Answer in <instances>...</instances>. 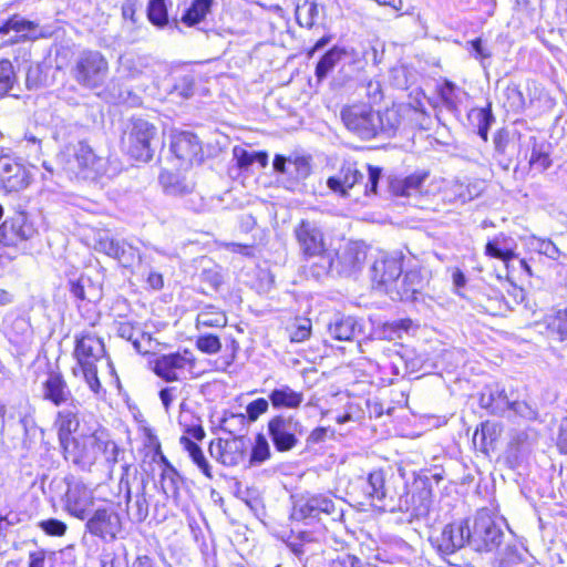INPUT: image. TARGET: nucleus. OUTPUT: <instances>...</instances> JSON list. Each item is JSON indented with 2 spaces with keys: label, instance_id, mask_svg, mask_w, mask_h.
<instances>
[{
  "label": "nucleus",
  "instance_id": "f257e3e1",
  "mask_svg": "<svg viewBox=\"0 0 567 567\" xmlns=\"http://www.w3.org/2000/svg\"><path fill=\"white\" fill-rule=\"evenodd\" d=\"M363 492L371 504L383 512H405L420 518L425 516L432 504V493L424 484L409 491L405 485L398 491L393 483L385 481L383 471L371 472L364 481Z\"/></svg>",
  "mask_w": 567,
  "mask_h": 567
},
{
  "label": "nucleus",
  "instance_id": "f03ea898",
  "mask_svg": "<svg viewBox=\"0 0 567 567\" xmlns=\"http://www.w3.org/2000/svg\"><path fill=\"white\" fill-rule=\"evenodd\" d=\"M340 116L347 130L362 140H372L379 135L390 137L401 124L396 109L378 112L364 103L343 106Z\"/></svg>",
  "mask_w": 567,
  "mask_h": 567
},
{
  "label": "nucleus",
  "instance_id": "7ed1b4c3",
  "mask_svg": "<svg viewBox=\"0 0 567 567\" xmlns=\"http://www.w3.org/2000/svg\"><path fill=\"white\" fill-rule=\"evenodd\" d=\"M468 528L470 547L475 551H493L503 542L501 525L488 508H481L472 519L468 518Z\"/></svg>",
  "mask_w": 567,
  "mask_h": 567
},
{
  "label": "nucleus",
  "instance_id": "20e7f679",
  "mask_svg": "<svg viewBox=\"0 0 567 567\" xmlns=\"http://www.w3.org/2000/svg\"><path fill=\"white\" fill-rule=\"evenodd\" d=\"M104 432V429L97 426L78 433L63 449L65 458L82 470H90L100 461Z\"/></svg>",
  "mask_w": 567,
  "mask_h": 567
},
{
  "label": "nucleus",
  "instance_id": "39448f33",
  "mask_svg": "<svg viewBox=\"0 0 567 567\" xmlns=\"http://www.w3.org/2000/svg\"><path fill=\"white\" fill-rule=\"evenodd\" d=\"M109 74L106 58L96 50L82 51L72 68L76 83L85 89L95 90L103 86Z\"/></svg>",
  "mask_w": 567,
  "mask_h": 567
},
{
  "label": "nucleus",
  "instance_id": "423d86ee",
  "mask_svg": "<svg viewBox=\"0 0 567 567\" xmlns=\"http://www.w3.org/2000/svg\"><path fill=\"white\" fill-rule=\"evenodd\" d=\"M156 134L157 130L152 123L143 118H134L128 131L123 135V147L131 157L148 162L154 154L153 144Z\"/></svg>",
  "mask_w": 567,
  "mask_h": 567
},
{
  "label": "nucleus",
  "instance_id": "0eeeda50",
  "mask_svg": "<svg viewBox=\"0 0 567 567\" xmlns=\"http://www.w3.org/2000/svg\"><path fill=\"white\" fill-rule=\"evenodd\" d=\"M342 511L338 509L333 498L328 494L306 493L293 505L292 517L298 520L319 522L322 516L340 517Z\"/></svg>",
  "mask_w": 567,
  "mask_h": 567
},
{
  "label": "nucleus",
  "instance_id": "6e6552de",
  "mask_svg": "<svg viewBox=\"0 0 567 567\" xmlns=\"http://www.w3.org/2000/svg\"><path fill=\"white\" fill-rule=\"evenodd\" d=\"M39 236L37 220L24 212H18L0 225V244L19 247Z\"/></svg>",
  "mask_w": 567,
  "mask_h": 567
},
{
  "label": "nucleus",
  "instance_id": "1a4fd4ad",
  "mask_svg": "<svg viewBox=\"0 0 567 567\" xmlns=\"http://www.w3.org/2000/svg\"><path fill=\"white\" fill-rule=\"evenodd\" d=\"M85 520L86 532L103 540L116 539L123 528L121 515L112 504L95 508Z\"/></svg>",
  "mask_w": 567,
  "mask_h": 567
},
{
  "label": "nucleus",
  "instance_id": "9d476101",
  "mask_svg": "<svg viewBox=\"0 0 567 567\" xmlns=\"http://www.w3.org/2000/svg\"><path fill=\"white\" fill-rule=\"evenodd\" d=\"M268 433L276 450L287 452L297 446L305 429L297 417L281 414L268 422Z\"/></svg>",
  "mask_w": 567,
  "mask_h": 567
},
{
  "label": "nucleus",
  "instance_id": "9b49d317",
  "mask_svg": "<svg viewBox=\"0 0 567 567\" xmlns=\"http://www.w3.org/2000/svg\"><path fill=\"white\" fill-rule=\"evenodd\" d=\"M293 235L300 252L307 259L327 251L324 234L317 221L300 220L293 229Z\"/></svg>",
  "mask_w": 567,
  "mask_h": 567
},
{
  "label": "nucleus",
  "instance_id": "f8f14e48",
  "mask_svg": "<svg viewBox=\"0 0 567 567\" xmlns=\"http://www.w3.org/2000/svg\"><path fill=\"white\" fill-rule=\"evenodd\" d=\"M404 255L402 251L381 254L371 267V278L384 291L394 284L403 272Z\"/></svg>",
  "mask_w": 567,
  "mask_h": 567
},
{
  "label": "nucleus",
  "instance_id": "ddd939ff",
  "mask_svg": "<svg viewBox=\"0 0 567 567\" xmlns=\"http://www.w3.org/2000/svg\"><path fill=\"white\" fill-rule=\"evenodd\" d=\"M432 543L442 554H453L470 546V528L468 519H462L447 524L436 537L432 538Z\"/></svg>",
  "mask_w": 567,
  "mask_h": 567
},
{
  "label": "nucleus",
  "instance_id": "4468645a",
  "mask_svg": "<svg viewBox=\"0 0 567 567\" xmlns=\"http://www.w3.org/2000/svg\"><path fill=\"white\" fill-rule=\"evenodd\" d=\"M105 355V346L103 340L91 331H82L75 334L74 358L78 365H96Z\"/></svg>",
  "mask_w": 567,
  "mask_h": 567
},
{
  "label": "nucleus",
  "instance_id": "2eb2a0df",
  "mask_svg": "<svg viewBox=\"0 0 567 567\" xmlns=\"http://www.w3.org/2000/svg\"><path fill=\"white\" fill-rule=\"evenodd\" d=\"M272 166L275 172L281 175V183L287 189H293L299 182L309 176L311 169L305 157L288 158L282 155L275 156Z\"/></svg>",
  "mask_w": 567,
  "mask_h": 567
},
{
  "label": "nucleus",
  "instance_id": "dca6fc26",
  "mask_svg": "<svg viewBox=\"0 0 567 567\" xmlns=\"http://www.w3.org/2000/svg\"><path fill=\"white\" fill-rule=\"evenodd\" d=\"M94 505L93 491L81 482L70 483L65 493V509L78 519L89 517Z\"/></svg>",
  "mask_w": 567,
  "mask_h": 567
},
{
  "label": "nucleus",
  "instance_id": "f3484780",
  "mask_svg": "<svg viewBox=\"0 0 567 567\" xmlns=\"http://www.w3.org/2000/svg\"><path fill=\"white\" fill-rule=\"evenodd\" d=\"M195 358L192 351L185 349L183 352L163 354L154 361V372L167 382L178 380V371L186 367L193 368Z\"/></svg>",
  "mask_w": 567,
  "mask_h": 567
},
{
  "label": "nucleus",
  "instance_id": "a211bd4d",
  "mask_svg": "<svg viewBox=\"0 0 567 567\" xmlns=\"http://www.w3.org/2000/svg\"><path fill=\"white\" fill-rule=\"evenodd\" d=\"M31 178V172L25 166L9 156L0 157V184L7 192L27 188Z\"/></svg>",
  "mask_w": 567,
  "mask_h": 567
},
{
  "label": "nucleus",
  "instance_id": "6ab92c4d",
  "mask_svg": "<svg viewBox=\"0 0 567 567\" xmlns=\"http://www.w3.org/2000/svg\"><path fill=\"white\" fill-rule=\"evenodd\" d=\"M59 158L64 165V169L71 173H78L84 168H94L97 161L92 148L82 141L66 145L61 151Z\"/></svg>",
  "mask_w": 567,
  "mask_h": 567
},
{
  "label": "nucleus",
  "instance_id": "aec40b11",
  "mask_svg": "<svg viewBox=\"0 0 567 567\" xmlns=\"http://www.w3.org/2000/svg\"><path fill=\"white\" fill-rule=\"evenodd\" d=\"M422 288L423 277L421 271L415 267H411L398 277L394 284L388 288L386 293L392 300L413 301Z\"/></svg>",
  "mask_w": 567,
  "mask_h": 567
},
{
  "label": "nucleus",
  "instance_id": "412c9836",
  "mask_svg": "<svg viewBox=\"0 0 567 567\" xmlns=\"http://www.w3.org/2000/svg\"><path fill=\"white\" fill-rule=\"evenodd\" d=\"M42 398L55 406H61L75 400L63 375L55 371H51L43 381Z\"/></svg>",
  "mask_w": 567,
  "mask_h": 567
},
{
  "label": "nucleus",
  "instance_id": "4be33fe9",
  "mask_svg": "<svg viewBox=\"0 0 567 567\" xmlns=\"http://www.w3.org/2000/svg\"><path fill=\"white\" fill-rule=\"evenodd\" d=\"M172 152L185 164H194L202 158V146L198 137L190 132H181L173 137Z\"/></svg>",
  "mask_w": 567,
  "mask_h": 567
},
{
  "label": "nucleus",
  "instance_id": "5701e85b",
  "mask_svg": "<svg viewBox=\"0 0 567 567\" xmlns=\"http://www.w3.org/2000/svg\"><path fill=\"white\" fill-rule=\"evenodd\" d=\"M367 258L364 248L358 243H349L337 254L334 267L339 275L350 276L359 271Z\"/></svg>",
  "mask_w": 567,
  "mask_h": 567
},
{
  "label": "nucleus",
  "instance_id": "b1692460",
  "mask_svg": "<svg viewBox=\"0 0 567 567\" xmlns=\"http://www.w3.org/2000/svg\"><path fill=\"white\" fill-rule=\"evenodd\" d=\"M68 406L58 412L55 425L59 431V440L64 449L69 445L70 441L74 437L72 433H76L79 430V402L74 400L66 404Z\"/></svg>",
  "mask_w": 567,
  "mask_h": 567
},
{
  "label": "nucleus",
  "instance_id": "393cba45",
  "mask_svg": "<svg viewBox=\"0 0 567 567\" xmlns=\"http://www.w3.org/2000/svg\"><path fill=\"white\" fill-rule=\"evenodd\" d=\"M364 174L358 169L355 164H346L334 176L327 181L328 187L342 197L349 195V190L362 183Z\"/></svg>",
  "mask_w": 567,
  "mask_h": 567
},
{
  "label": "nucleus",
  "instance_id": "a878e982",
  "mask_svg": "<svg viewBox=\"0 0 567 567\" xmlns=\"http://www.w3.org/2000/svg\"><path fill=\"white\" fill-rule=\"evenodd\" d=\"M3 330L10 343L14 346L22 347L32 341L31 323L23 316H8L3 321Z\"/></svg>",
  "mask_w": 567,
  "mask_h": 567
},
{
  "label": "nucleus",
  "instance_id": "bb28decb",
  "mask_svg": "<svg viewBox=\"0 0 567 567\" xmlns=\"http://www.w3.org/2000/svg\"><path fill=\"white\" fill-rule=\"evenodd\" d=\"M509 403L505 389L497 383L486 386L480 396L481 406L495 415H503L508 411Z\"/></svg>",
  "mask_w": 567,
  "mask_h": 567
},
{
  "label": "nucleus",
  "instance_id": "cd10ccee",
  "mask_svg": "<svg viewBox=\"0 0 567 567\" xmlns=\"http://www.w3.org/2000/svg\"><path fill=\"white\" fill-rule=\"evenodd\" d=\"M331 338L339 341H351L362 333L359 320L351 316H336L328 326Z\"/></svg>",
  "mask_w": 567,
  "mask_h": 567
},
{
  "label": "nucleus",
  "instance_id": "c85d7f7f",
  "mask_svg": "<svg viewBox=\"0 0 567 567\" xmlns=\"http://www.w3.org/2000/svg\"><path fill=\"white\" fill-rule=\"evenodd\" d=\"M538 324L546 328L548 338L558 342L567 340V307L550 309Z\"/></svg>",
  "mask_w": 567,
  "mask_h": 567
},
{
  "label": "nucleus",
  "instance_id": "c756f323",
  "mask_svg": "<svg viewBox=\"0 0 567 567\" xmlns=\"http://www.w3.org/2000/svg\"><path fill=\"white\" fill-rule=\"evenodd\" d=\"M216 449L218 460L225 466H236L245 460L246 444L243 437L219 441Z\"/></svg>",
  "mask_w": 567,
  "mask_h": 567
},
{
  "label": "nucleus",
  "instance_id": "7c9ffc66",
  "mask_svg": "<svg viewBox=\"0 0 567 567\" xmlns=\"http://www.w3.org/2000/svg\"><path fill=\"white\" fill-rule=\"evenodd\" d=\"M269 400L275 409H298L303 402V393L281 384L270 392Z\"/></svg>",
  "mask_w": 567,
  "mask_h": 567
},
{
  "label": "nucleus",
  "instance_id": "2f4dec72",
  "mask_svg": "<svg viewBox=\"0 0 567 567\" xmlns=\"http://www.w3.org/2000/svg\"><path fill=\"white\" fill-rule=\"evenodd\" d=\"M116 333L120 338L132 342L136 352H147L143 347V341L151 342V336L145 333L137 323L122 321L116 323Z\"/></svg>",
  "mask_w": 567,
  "mask_h": 567
},
{
  "label": "nucleus",
  "instance_id": "473e14b6",
  "mask_svg": "<svg viewBox=\"0 0 567 567\" xmlns=\"http://www.w3.org/2000/svg\"><path fill=\"white\" fill-rule=\"evenodd\" d=\"M37 29V23L29 21L19 14H14L0 25V34H7L13 31L20 39H34Z\"/></svg>",
  "mask_w": 567,
  "mask_h": 567
},
{
  "label": "nucleus",
  "instance_id": "72a5a7b5",
  "mask_svg": "<svg viewBox=\"0 0 567 567\" xmlns=\"http://www.w3.org/2000/svg\"><path fill=\"white\" fill-rule=\"evenodd\" d=\"M427 177L429 172L417 171L402 179L393 181L392 188L396 195L411 196L420 192Z\"/></svg>",
  "mask_w": 567,
  "mask_h": 567
},
{
  "label": "nucleus",
  "instance_id": "f704fd0d",
  "mask_svg": "<svg viewBox=\"0 0 567 567\" xmlns=\"http://www.w3.org/2000/svg\"><path fill=\"white\" fill-rule=\"evenodd\" d=\"M69 285L71 293L79 300L96 301L101 297L100 289L90 277L80 276L76 280H70Z\"/></svg>",
  "mask_w": 567,
  "mask_h": 567
},
{
  "label": "nucleus",
  "instance_id": "c9c22d12",
  "mask_svg": "<svg viewBox=\"0 0 567 567\" xmlns=\"http://www.w3.org/2000/svg\"><path fill=\"white\" fill-rule=\"evenodd\" d=\"M179 443L183 446V449L188 453V456L193 461L194 464L200 470V472L208 477L209 480L213 478L212 474V467L207 461V458L204 455L203 450L199 445H197L193 440H190L188 436H181Z\"/></svg>",
  "mask_w": 567,
  "mask_h": 567
},
{
  "label": "nucleus",
  "instance_id": "e433bc0d",
  "mask_svg": "<svg viewBox=\"0 0 567 567\" xmlns=\"http://www.w3.org/2000/svg\"><path fill=\"white\" fill-rule=\"evenodd\" d=\"M348 54L344 48L333 47L322 55L316 66V76L323 80L328 73Z\"/></svg>",
  "mask_w": 567,
  "mask_h": 567
},
{
  "label": "nucleus",
  "instance_id": "4c0bfd02",
  "mask_svg": "<svg viewBox=\"0 0 567 567\" xmlns=\"http://www.w3.org/2000/svg\"><path fill=\"white\" fill-rule=\"evenodd\" d=\"M439 94L444 106L455 113L458 111V105L462 103V96L466 93L453 82L445 80L439 89Z\"/></svg>",
  "mask_w": 567,
  "mask_h": 567
},
{
  "label": "nucleus",
  "instance_id": "58836bf2",
  "mask_svg": "<svg viewBox=\"0 0 567 567\" xmlns=\"http://www.w3.org/2000/svg\"><path fill=\"white\" fill-rule=\"evenodd\" d=\"M485 254L492 258L508 261L515 258L513 248L508 245V240L504 235H498L488 240L485 246Z\"/></svg>",
  "mask_w": 567,
  "mask_h": 567
},
{
  "label": "nucleus",
  "instance_id": "ea45409f",
  "mask_svg": "<svg viewBox=\"0 0 567 567\" xmlns=\"http://www.w3.org/2000/svg\"><path fill=\"white\" fill-rule=\"evenodd\" d=\"M214 0H194L190 7L182 16L181 21L187 27H194L202 22L210 11Z\"/></svg>",
  "mask_w": 567,
  "mask_h": 567
},
{
  "label": "nucleus",
  "instance_id": "a19ab883",
  "mask_svg": "<svg viewBox=\"0 0 567 567\" xmlns=\"http://www.w3.org/2000/svg\"><path fill=\"white\" fill-rule=\"evenodd\" d=\"M468 118L477 127V134L484 141H487L489 127L494 122V115L491 106L472 109L468 113Z\"/></svg>",
  "mask_w": 567,
  "mask_h": 567
},
{
  "label": "nucleus",
  "instance_id": "79ce46f5",
  "mask_svg": "<svg viewBox=\"0 0 567 567\" xmlns=\"http://www.w3.org/2000/svg\"><path fill=\"white\" fill-rule=\"evenodd\" d=\"M101 446L102 449L99 463L103 464L111 472L114 465L118 462L121 450L116 443L110 439L106 431L104 432L103 444H101Z\"/></svg>",
  "mask_w": 567,
  "mask_h": 567
},
{
  "label": "nucleus",
  "instance_id": "37998d69",
  "mask_svg": "<svg viewBox=\"0 0 567 567\" xmlns=\"http://www.w3.org/2000/svg\"><path fill=\"white\" fill-rule=\"evenodd\" d=\"M126 503L128 506V515L134 523H142L148 516V502L145 497L144 491L141 494H137L135 501L131 503V492L126 493Z\"/></svg>",
  "mask_w": 567,
  "mask_h": 567
},
{
  "label": "nucleus",
  "instance_id": "c03bdc74",
  "mask_svg": "<svg viewBox=\"0 0 567 567\" xmlns=\"http://www.w3.org/2000/svg\"><path fill=\"white\" fill-rule=\"evenodd\" d=\"M319 14L318 4L305 0L296 7V19L300 27L312 28Z\"/></svg>",
  "mask_w": 567,
  "mask_h": 567
},
{
  "label": "nucleus",
  "instance_id": "a18cd8bd",
  "mask_svg": "<svg viewBox=\"0 0 567 567\" xmlns=\"http://www.w3.org/2000/svg\"><path fill=\"white\" fill-rule=\"evenodd\" d=\"M17 84V74L9 60L0 61V97L11 93Z\"/></svg>",
  "mask_w": 567,
  "mask_h": 567
},
{
  "label": "nucleus",
  "instance_id": "49530a36",
  "mask_svg": "<svg viewBox=\"0 0 567 567\" xmlns=\"http://www.w3.org/2000/svg\"><path fill=\"white\" fill-rule=\"evenodd\" d=\"M112 258L116 259L123 267H131L135 262L141 261V255L137 248L133 247L126 240H118L116 256Z\"/></svg>",
  "mask_w": 567,
  "mask_h": 567
},
{
  "label": "nucleus",
  "instance_id": "de8ad7c7",
  "mask_svg": "<svg viewBox=\"0 0 567 567\" xmlns=\"http://www.w3.org/2000/svg\"><path fill=\"white\" fill-rule=\"evenodd\" d=\"M147 18L156 27L163 28L168 22V14L165 0H150Z\"/></svg>",
  "mask_w": 567,
  "mask_h": 567
},
{
  "label": "nucleus",
  "instance_id": "09e8293b",
  "mask_svg": "<svg viewBox=\"0 0 567 567\" xmlns=\"http://www.w3.org/2000/svg\"><path fill=\"white\" fill-rule=\"evenodd\" d=\"M528 245L533 250L553 260H557L560 256V250L550 239L532 236L528 239Z\"/></svg>",
  "mask_w": 567,
  "mask_h": 567
},
{
  "label": "nucleus",
  "instance_id": "8fccbe9b",
  "mask_svg": "<svg viewBox=\"0 0 567 567\" xmlns=\"http://www.w3.org/2000/svg\"><path fill=\"white\" fill-rule=\"evenodd\" d=\"M312 258H317L318 261L309 266V272L317 280L326 277L334 266V261L328 251L315 255Z\"/></svg>",
  "mask_w": 567,
  "mask_h": 567
},
{
  "label": "nucleus",
  "instance_id": "3c124183",
  "mask_svg": "<svg viewBox=\"0 0 567 567\" xmlns=\"http://www.w3.org/2000/svg\"><path fill=\"white\" fill-rule=\"evenodd\" d=\"M411 326L412 321L410 319H400L392 322H388L382 327L380 336L382 339L386 340L401 339L402 333L408 332Z\"/></svg>",
  "mask_w": 567,
  "mask_h": 567
},
{
  "label": "nucleus",
  "instance_id": "603ef678",
  "mask_svg": "<svg viewBox=\"0 0 567 567\" xmlns=\"http://www.w3.org/2000/svg\"><path fill=\"white\" fill-rule=\"evenodd\" d=\"M181 477L175 468L168 466L163 471L161 477L162 489L165 495L177 497L179 491Z\"/></svg>",
  "mask_w": 567,
  "mask_h": 567
},
{
  "label": "nucleus",
  "instance_id": "864d4df0",
  "mask_svg": "<svg viewBox=\"0 0 567 567\" xmlns=\"http://www.w3.org/2000/svg\"><path fill=\"white\" fill-rule=\"evenodd\" d=\"M94 249L112 258L116 256V251L118 249V239L111 237L105 231H101L94 239Z\"/></svg>",
  "mask_w": 567,
  "mask_h": 567
},
{
  "label": "nucleus",
  "instance_id": "5fc2aeb1",
  "mask_svg": "<svg viewBox=\"0 0 567 567\" xmlns=\"http://www.w3.org/2000/svg\"><path fill=\"white\" fill-rule=\"evenodd\" d=\"M270 457V447L267 439L262 434H258L250 454V464H261Z\"/></svg>",
  "mask_w": 567,
  "mask_h": 567
},
{
  "label": "nucleus",
  "instance_id": "6e6d98bb",
  "mask_svg": "<svg viewBox=\"0 0 567 567\" xmlns=\"http://www.w3.org/2000/svg\"><path fill=\"white\" fill-rule=\"evenodd\" d=\"M120 63L128 76L136 78L147 66V59L145 56H124L120 59Z\"/></svg>",
  "mask_w": 567,
  "mask_h": 567
},
{
  "label": "nucleus",
  "instance_id": "4d7b16f0",
  "mask_svg": "<svg viewBox=\"0 0 567 567\" xmlns=\"http://www.w3.org/2000/svg\"><path fill=\"white\" fill-rule=\"evenodd\" d=\"M227 319L223 312L203 310L198 313L196 326L197 327H217L221 328L226 326Z\"/></svg>",
  "mask_w": 567,
  "mask_h": 567
},
{
  "label": "nucleus",
  "instance_id": "13d9d810",
  "mask_svg": "<svg viewBox=\"0 0 567 567\" xmlns=\"http://www.w3.org/2000/svg\"><path fill=\"white\" fill-rule=\"evenodd\" d=\"M311 334V321L309 319L302 318L297 320V322L291 327L290 330V341L291 342H302L307 340Z\"/></svg>",
  "mask_w": 567,
  "mask_h": 567
},
{
  "label": "nucleus",
  "instance_id": "bf43d9fd",
  "mask_svg": "<svg viewBox=\"0 0 567 567\" xmlns=\"http://www.w3.org/2000/svg\"><path fill=\"white\" fill-rule=\"evenodd\" d=\"M551 165L549 154L542 150L534 147L529 158V166L532 169L543 173Z\"/></svg>",
  "mask_w": 567,
  "mask_h": 567
},
{
  "label": "nucleus",
  "instance_id": "052dcab7",
  "mask_svg": "<svg viewBox=\"0 0 567 567\" xmlns=\"http://www.w3.org/2000/svg\"><path fill=\"white\" fill-rule=\"evenodd\" d=\"M196 347L204 353L215 354L218 353L221 349L220 340L217 336L214 334H204L198 337L196 341Z\"/></svg>",
  "mask_w": 567,
  "mask_h": 567
},
{
  "label": "nucleus",
  "instance_id": "680f3d73",
  "mask_svg": "<svg viewBox=\"0 0 567 567\" xmlns=\"http://www.w3.org/2000/svg\"><path fill=\"white\" fill-rule=\"evenodd\" d=\"M509 410L513 411L516 415L528 421H534L538 416L536 408L525 401L511 402L508 411Z\"/></svg>",
  "mask_w": 567,
  "mask_h": 567
},
{
  "label": "nucleus",
  "instance_id": "e2e57ef3",
  "mask_svg": "<svg viewBox=\"0 0 567 567\" xmlns=\"http://www.w3.org/2000/svg\"><path fill=\"white\" fill-rule=\"evenodd\" d=\"M174 91L182 97L188 99L195 92V78L193 74H185L174 85Z\"/></svg>",
  "mask_w": 567,
  "mask_h": 567
},
{
  "label": "nucleus",
  "instance_id": "0e129e2a",
  "mask_svg": "<svg viewBox=\"0 0 567 567\" xmlns=\"http://www.w3.org/2000/svg\"><path fill=\"white\" fill-rule=\"evenodd\" d=\"M39 527L49 536H63L68 529V526L62 520L56 518H49L41 520Z\"/></svg>",
  "mask_w": 567,
  "mask_h": 567
},
{
  "label": "nucleus",
  "instance_id": "69168bd1",
  "mask_svg": "<svg viewBox=\"0 0 567 567\" xmlns=\"http://www.w3.org/2000/svg\"><path fill=\"white\" fill-rule=\"evenodd\" d=\"M79 368L81 370V373H82L86 384L91 389V391H93L95 394L100 393L102 386H101V382L97 378L96 365H92V367L83 365V367H79Z\"/></svg>",
  "mask_w": 567,
  "mask_h": 567
},
{
  "label": "nucleus",
  "instance_id": "338daca9",
  "mask_svg": "<svg viewBox=\"0 0 567 567\" xmlns=\"http://www.w3.org/2000/svg\"><path fill=\"white\" fill-rule=\"evenodd\" d=\"M234 158L240 168H248L255 163V151L249 152L241 146H235L233 150Z\"/></svg>",
  "mask_w": 567,
  "mask_h": 567
},
{
  "label": "nucleus",
  "instance_id": "774afa93",
  "mask_svg": "<svg viewBox=\"0 0 567 567\" xmlns=\"http://www.w3.org/2000/svg\"><path fill=\"white\" fill-rule=\"evenodd\" d=\"M368 182L363 186L364 195L375 194L381 177V169L371 165H367Z\"/></svg>",
  "mask_w": 567,
  "mask_h": 567
}]
</instances>
